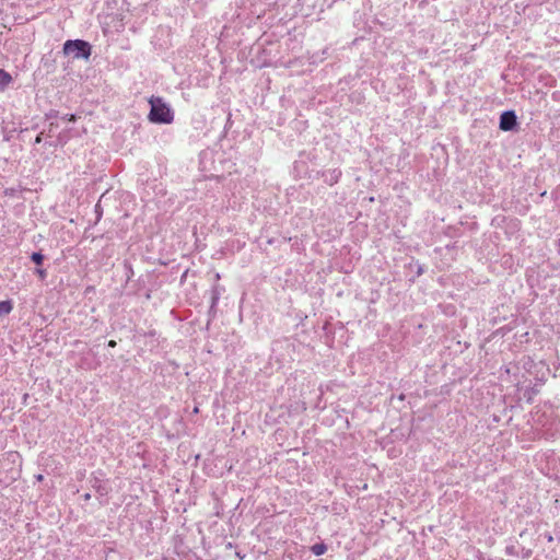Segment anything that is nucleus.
Returning <instances> with one entry per match:
<instances>
[{"instance_id": "1", "label": "nucleus", "mask_w": 560, "mask_h": 560, "mask_svg": "<svg viewBox=\"0 0 560 560\" xmlns=\"http://www.w3.org/2000/svg\"><path fill=\"white\" fill-rule=\"evenodd\" d=\"M149 104L151 105L149 113L150 121L155 124H171L174 120L173 112L161 97L151 96Z\"/></svg>"}, {"instance_id": "2", "label": "nucleus", "mask_w": 560, "mask_h": 560, "mask_svg": "<svg viewBox=\"0 0 560 560\" xmlns=\"http://www.w3.org/2000/svg\"><path fill=\"white\" fill-rule=\"evenodd\" d=\"M72 52L74 57L88 59L91 55V45L88 42L75 39L72 40Z\"/></svg>"}, {"instance_id": "3", "label": "nucleus", "mask_w": 560, "mask_h": 560, "mask_svg": "<svg viewBox=\"0 0 560 560\" xmlns=\"http://www.w3.org/2000/svg\"><path fill=\"white\" fill-rule=\"evenodd\" d=\"M517 124L516 115L514 112H504L500 117V129L504 131L512 130Z\"/></svg>"}, {"instance_id": "4", "label": "nucleus", "mask_w": 560, "mask_h": 560, "mask_svg": "<svg viewBox=\"0 0 560 560\" xmlns=\"http://www.w3.org/2000/svg\"><path fill=\"white\" fill-rule=\"evenodd\" d=\"M12 82V77L9 72L0 69V90H4Z\"/></svg>"}, {"instance_id": "5", "label": "nucleus", "mask_w": 560, "mask_h": 560, "mask_svg": "<svg viewBox=\"0 0 560 560\" xmlns=\"http://www.w3.org/2000/svg\"><path fill=\"white\" fill-rule=\"evenodd\" d=\"M13 308L11 301H1L0 302V317L8 315Z\"/></svg>"}, {"instance_id": "6", "label": "nucleus", "mask_w": 560, "mask_h": 560, "mask_svg": "<svg viewBox=\"0 0 560 560\" xmlns=\"http://www.w3.org/2000/svg\"><path fill=\"white\" fill-rule=\"evenodd\" d=\"M311 551L315 555V556H322L324 555L326 551H327V546L323 542L320 544H315L311 547Z\"/></svg>"}, {"instance_id": "7", "label": "nucleus", "mask_w": 560, "mask_h": 560, "mask_svg": "<svg viewBox=\"0 0 560 560\" xmlns=\"http://www.w3.org/2000/svg\"><path fill=\"white\" fill-rule=\"evenodd\" d=\"M31 258L37 266H39L44 260V256L40 253H33Z\"/></svg>"}, {"instance_id": "8", "label": "nucleus", "mask_w": 560, "mask_h": 560, "mask_svg": "<svg viewBox=\"0 0 560 560\" xmlns=\"http://www.w3.org/2000/svg\"><path fill=\"white\" fill-rule=\"evenodd\" d=\"M35 273L42 279L44 280L46 278V270L45 269H42V268H36L35 269Z\"/></svg>"}, {"instance_id": "9", "label": "nucleus", "mask_w": 560, "mask_h": 560, "mask_svg": "<svg viewBox=\"0 0 560 560\" xmlns=\"http://www.w3.org/2000/svg\"><path fill=\"white\" fill-rule=\"evenodd\" d=\"M70 49H71L70 39H68L63 44V51H65V54H69Z\"/></svg>"}, {"instance_id": "10", "label": "nucleus", "mask_w": 560, "mask_h": 560, "mask_svg": "<svg viewBox=\"0 0 560 560\" xmlns=\"http://www.w3.org/2000/svg\"><path fill=\"white\" fill-rule=\"evenodd\" d=\"M108 346H109V347H115V346H116V341H115V340H110V341L108 342Z\"/></svg>"}, {"instance_id": "11", "label": "nucleus", "mask_w": 560, "mask_h": 560, "mask_svg": "<svg viewBox=\"0 0 560 560\" xmlns=\"http://www.w3.org/2000/svg\"><path fill=\"white\" fill-rule=\"evenodd\" d=\"M35 478H36V480L40 481V480H43V475H37V476H35Z\"/></svg>"}]
</instances>
